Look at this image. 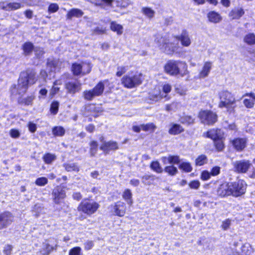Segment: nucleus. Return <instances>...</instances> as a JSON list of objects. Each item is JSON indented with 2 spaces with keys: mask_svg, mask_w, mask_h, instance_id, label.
Here are the masks:
<instances>
[{
  "mask_svg": "<svg viewBox=\"0 0 255 255\" xmlns=\"http://www.w3.org/2000/svg\"><path fill=\"white\" fill-rule=\"evenodd\" d=\"M221 167L218 166L213 167L211 170L210 173L212 176H216L218 175L220 173Z\"/></svg>",
  "mask_w": 255,
  "mask_h": 255,
  "instance_id": "56",
  "label": "nucleus"
},
{
  "mask_svg": "<svg viewBox=\"0 0 255 255\" xmlns=\"http://www.w3.org/2000/svg\"><path fill=\"white\" fill-rule=\"evenodd\" d=\"M217 194L221 197L231 195L230 182H224L217 189Z\"/></svg>",
  "mask_w": 255,
  "mask_h": 255,
  "instance_id": "18",
  "label": "nucleus"
},
{
  "mask_svg": "<svg viewBox=\"0 0 255 255\" xmlns=\"http://www.w3.org/2000/svg\"><path fill=\"white\" fill-rule=\"evenodd\" d=\"M28 128L29 130L31 132H32V133L34 132L36 130V129H37V126H36V124H35L32 122L28 123Z\"/></svg>",
  "mask_w": 255,
  "mask_h": 255,
  "instance_id": "64",
  "label": "nucleus"
},
{
  "mask_svg": "<svg viewBox=\"0 0 255 255\" xmlns=\"http://www.w3.org/2000/svg\"><path fill=\"white\" fill-rule=\"evenodd\" d=\"M235 171L240 173H245L250 168L252 163L249 160L242 159L233 163Z\"/></svg>",
  "mask_w": 255,
  "mask_h": 255,
  "instance_id": "11",
  "label": "nucleus"
},
{
  "mask_svg": "<svg viewBox=\"0 0 255 255\" xmlns=\"http://www.w3.org/2000/svg\"><path fill=\"white\" fill-rule=\"evenodd\" d=\"M59 9V6L56 3H51L48 7V11L51 13L56 12Z\"/></svg>",
  "mask_w": 255,
  "mask_h": 255,
  "instance_id": "58",
  "label": "nucleus"
},
{
  "mask_svg": "<svg viewBox=\"0 0 255 255\" xmlns=\"http://www.w3.org/2000/svg\"><path fill=\"white\" fill-rule=\"evenodd\" d=\"M54 249L55 248L50 244V241L46 240L42 243L39 252L42 255H49Z\"/></svg>",
  "mask_w": 255,
  "mask_h": 255,
  "instance_id": "20",
  "label": "nucleus"
},
{
  "mask_svg": "<svg viewBox=\"0 0 255 255\" xmlns=\"http://www.w3.org/2000/svg\"><path fill=\"white\" fill-rule=\"evenodd\" d=\"M122 84L125 87L131 89L142 83V74L137 71H130L121 79Z\"/></svg>",
  "mask_w": 255,
  "mask_h": 255,
  "instance_id": "5",
  "label": "nucleus"
},
{
  "mask_svg": "<svg viewBox=\"0 0 255 255\" xmlns=\"http://www.w3.org/2000/svg\"><path fill=\"white\" fill-rule=\"evenodd\" d=\"M212 67V62H206L204 63L201 71L199 73V77L200 78H205L207 77L209 75V74L210 72Z\"/></svg>",
  "mask_w": 255,
  "mask_h": 255,
  "instance_id": "23",
  "label": "nucleus"
},
{
  "mask_svg": "<svg viewBox=\"0 0 255 255\" xmlns=\"http://www.w3.org/2000/svg\"><path fill=\"white\" fill-rule=\"evenodd\" d=\"M116 3L118 6L122 8H126L131 4L129 0H117Z\"/></svg>",
  "mask_w": 255,
  "mask_h": 255,
  "instance_id": "45",
  "label": "nucleus"
},
{
  "mask_svg": "<svg viewBox=\"0 0 255 255\" xmlns=\"http://www.w3.org/2000/svg\"><path fill=\"white\" fill-rule=\"evenodd\" d=\"M232 144L238 151L243 150L247 144V139L245 138H237L232 141Z\"/></svg>",
  "mask_w": 255,
  "mask_h": 255,
  "instance_id": "21",
  "label": "nucleus"
},
{
  "mask_svg": "<svg viewBox=\"0 0 255 255\" xmlns=\"http://www.w3.org/2000/svg\"><path fill=\"white\" fill-rule=\"evenodd\" d=\"M149 97L151 100L157 101L163 98H166V96L162 93L159 87H156L150 94Z\"/></svg>",
  "mask_w": 255,
  "mask_h": 255,
  "instance_id": "24",
  "label": "nucleus"
},
{
  "mask_svg": "<svg viewBox=\"0 0 255 255\" xmlns=\"http://www.w3.org/2000/svg\"><path fill=\"white\" fill-rule=\"evenodd\" d=\"M141 10L142 13L149 18H152L155 14V11L149 7H143Z\"/></svg>",
  "mask_w": 255,
  "mask_h": 255,
  "instance_id": "41",
  "label": "nucleus"
},
{
  "mask_svg": "<svg viewBox=\"0 0 255 255\" xmlns=\"http://www.w3.org/2000/svg\"><path fill=\"white\" fill-rule=\"evenodd\" d=\"M155 42L160 50L167 54H173L177 52L179 48L178 43L170 42L168 37L157 35L155 39Z\"/></svg>",
  "mask_w": 255,
  "mask_h": 255,
  "instance_id": "4",
  "label": "nucleus"
},
{
  "mask_svg": "<svg viewBox=\"0 0 255 255\" xmlns=\"http://www.w3.org/2000/svg\"><path fill=\"white\" fill-rule=\"evenodd\" d=\"M163 162L166 164V161H168L169 164H178L180 162V159L178 156L169 155L168 157H164L163 158Z\"/></svg>",
  "mask_w": 255,
  "mask_h": 255,
  "instance_id": "30",
  "label": "nucleus"
},
{
  "mask_svg": "<svg viewBox=\"0 0 255 255\" xmlns=\"http://www.w3.org/2000/svg\"><path fill=\"white\" fill-rule=\"evenodd\" d=\"M194 122V119H193L191 116H186L181 118V122L183 124L189 125L193 124Z\"/></svg>",
  "mask_w": 255,
  "mask_h": 255,
  "instance_id": "52",
  "label": "nucleus"
},
{
  "mask_svg": "<svg viewBox=\"0 0 255 255\" xmlns=\"http://www.w3.org/2000/svg\"><path fill=\"white\" fill-rule=\"evenodd\" d=\"M48 183V180L46 177H42L36 179L35 181L36 185L39 186H43Z\"/></svg>",
  "mask_w": 255,
  "mask_h": 255,
  "instance_id": "50",
  "label": "nucleus"
},
{
  "mask_svg": "<svg viewBox=\"0 0 255 255\" xmlns=\"http://www.w3.org/2000/svg\"><path fill=\"white\" fill-rule=\"evenodd\" d=\"M214 141V144L218 151H222L224 148V144L221 138H218Z\"/></svg>",
  "mask_w": 255,
  "mask_h": 255,
  "instance_id": "48",
  "label": "nucleus"
},
{
  "mask_svg": "<svg viewBox=\"0 0 255 255\" xmlns=\"http://www.w3.org/2000/svg\"><path fill=\"white\" fill-rule=\"evenodd\" d=\"M69 255H82V249L79 247H75L69 250Z\"/></svg>",
  "mask_w": 255,
  "mask_h": 255,
  "instance_id": "49",
  "label": "nucleus"
},
{
  "mask_svg": "<svg viewBox=\"0 0 255 255\" xmlns=\"http://www.w3.org/2000/svg\"><path fill=\"white\" fill-rule=\"evenodd\" d=\"M231 195L239 197L244 194L246 191L247 184L243 180H238L230 182Z\"/></svg>",
  "mask_w": 255,
  "mask_h": 255,
  "instance_id": "8",
  "label": "nucleus"
},
{
  "mask_svg": "<svg viewBox=\"0 0 255 255\" xmlns=\"http://www.w3.org/2000/svg\"><path fill=\"white\" fill-rule=\"evenodd\" d=\"M53 200L55 203L59 204L60 201L66 196L65 191L62 187L57 186L55 187L52 193Z\"/></svg>",
  "mask_w": 255,
  "mask_h": 255,
  "instance_id": "14",
  "label": "nucleus"
},
{
  "mask_svg": "<svg viewBox=\"0 0 255 255\" xmlns=\"http://www.w3.org/2000/svg\"><path fill=\"white\" fill-rule=\"evenodd\" d=\"M245 13L242 7H237L232 9L229 13V16L233 19H239Z\"/></svg>",
  "mask_w": 255,
  "mask_h": 255,
  "instance_id": "25",
  "label": "nucleus"
},
{
  "mask_svg": "<svg viewBox=\"0 0 255 255\" xmlns=\"http://www.w3.org/2000/svg\"><path fill=\"white\" fill-rule=\"evenodd\" d=\"M162 89L163 91L162 93L167 96L166 94L171 91V86L168 84H165L163 86Z\"/></svg>",
  "mask_w": 255,
  "mask_h": 255,
  "instance_id": "59",
  "label": "nucleus"
},
{
  "mask_svg": "<svg viewBox=\"0 0 255 255\" xmlns=\"http://www.w3.org/2000/svg\"><path fill=\"white\" fill-rule=\"evenodd\" d=\"M34 99V97L33 96H30L25 99H22L21 100H19L18 101L20 103H23L24 104V105L28 106L32 104Z\"/></svg>",
  "mask_w": 255,
  "mask_h": 255,
  "instance_id": "51",
  "label": "nucleus"
},
{
  "mask_svg": "<svg viewBox=\"0 0 255 255\" xmlns=\"http://www.w3.org/2000/svg\"><path fill=\"white\" fill-rule=\"evenodd\" d=\"M244 41L249 45L255 44V35L253 33H249L246 35Z\"/></svg>",
  "mask_w": 255,
  "mask_h": 255,
  "instance_id": "40",
  "label": "nucleus"
},
{
  "mask_svg": "<svg viewBox=\"0 0 255 255\" xmlns=\"http://www.w3.org/2000/svg\"><path fill=\"white\" fill-rule=\"evenodd\" d=\"M12 247L11 245H7L4 247L3 253L5 255H10Z\"/></svg>",
  "mask_w": 255,
  "mask_h": 255,
  "instance_id": "62",
  "label": "nucleus"
},
{
  "mask_svg": "<svg viewBox=\"0 0 255 255\" xmlns=\"http://www.w3.org/2000/svg\"><path fill=\"white\" fill-rule=\"evenodd\" d=\"M150 168L154 171L158 173H161L163 171V169L161 166L160 165L159 163L157 161H153L151 162L150 164Z\"/></svg>",
  "mask_w": 255,
  "mask_h": 255,
  "instance_id": "37",
  "label": "nucleus"
},
{
  "mask_svg": "<svg viewBox=\"0 0 255 255\" xmlns=\"http://www.w3.org/2000/svg\"><path fill=\"white\" fill-rule=\"evenodd\" d=\"M231 225V220L229 219H226L223 222L222 225V228L224 230H227L229 229Z\"/></svg>",
  "mask_w": 255,
  "mask_h": 255,
  "instance_id": "61",
  "label": "nucleus"
},
{
  "mask_svg": "<svg viewBox=\"0 0 255 255\" xmlns=\"http://www.w3.org/2000/svg\"><path fill=\"white\" fill-rule=\"evenodd\" d=\"M56 159V156L54 154L47 153L44 155L43 159L46 164H51Z\"/></svg>",
  "mask_w": 255,
  "mask_h": 255,
  "instance_id": "34",
  "label": "nucleus"
},
{
  "mask_svg": "<svg viewBox=\"0 0 255 255\" xmlns=\"http://www.w3.org/2000/svg\"><path fill=\"white\" fill-rule=\"evenodd\" d=\"M99 204L94 201L85 200L78 207V210L82 211L88 215H91L99 208Z\"/></svg>",
  "mask_w": 255,
  "mask_h": 255,
  "instance_id": "7",
  "label": "nucleus"
},
{
  "mask_svg": "<svg viewBox=\"0 0 255 255\" xmlns=\"http://www.w3.org/2000/svg\"><path fill=\"white\" fill-rule=\"evenodd\" d=\"M127 67L126 66H119L117 68L116 75L118 77H121L127 71Z\"/></svg>",
  "mask_w": 255,
  "mask_h": 255,
  "instance_id": "55",
  "label": "nucleus"
},
{
  "mask_svg": "<svg viewBox=\"0 0 255 255\" xmlns=\"http://www.w3.org/2000/svg\"><path fill=\"white\" fill-rule=\"evenodd\" d=\"M109 82L108 80L99 82L92 89L85 90L83 93V97L87 101H92L95 97L101 96L104 91L105 85Z\"/></svg>",
  "mask_w": 255,
  "mask_h": 255,
  "instance_id": "6",
  "label": "nucleus"
},
{
  "mask_svg": "<svg viewBox=\"0 0 255 255\" xmlns=\"http://www.w3.org/2000/svg\"><path fill=\"white\" fill-rule=\"evenodd\" d=\"M65 89L69 94H74L81 89V84L79 81L69 82L65 84Z\"/></svg>",
  "mask_w": 255,
  "mask_h": 255,
  "instance_id": "16",
  "label": "nucleus"
},
{
  "mask_svg": "<svg viewBox=\"0 0 255 255\" xmlns=\"http://www.w3.org/2000/svg\"><path fill=\"white\" fill-rule=\"evenodd\" d=\"M22 5L19 2H7L2 1L0 2V9H3L6 11H12L19 9Z\"/></svg>",
  "mask_w": 255,
  "mask_h": 255,
  "instance_id": "17",
  "label": "nucleus"
},
{
  "mask_svg": "<svg viewBox=\"0 0 255 255\" xmlns=\"http://www.w3.org/2000/svg\"><path fill=\"white\" fill-rule=\"evenodd\" d=\"M110 208L111 209L112 212L115 215L123 217L126 213V204L123 202L118 201L114 204L111 205Z\"/></svg>",
  "mask_w": 255,
  "mask_h": 255,
  "instance_id": "13",
  "label": "nucleus"
},
{
  "mask_svg": "<svg viewBox=\"0 0 255 255\" xmlns=\"http://www.w3.org/2000/svg\"><path fill=\"white\" fill-rule=\"evenodd\" d=\"M91 63L88 62L75 63L72 64V71L74 75H86L89 73L92 69Z\"/></svg>",
  "mask_w": 255,
  "mask_h": 255,
  "instance_id": "10",
  "label": "nucleus"
},
{
  "mask_svg": "<svg viewBox=\"0 0 255 255\" xmlns=\"http://www.w3.org/2000/svg\"><path fill=\"white\" fill-rule=\"evenodd\" d=\"M200 186V183L198 180H193L189 183V186L193 189H198Z\"/></svg>",
  "mask_w": 255,
  "mask_h": 255,
  "instance_id": "54",
  "label": "nucleus"
},
{
  "mask_svg": "<svg viewBox=\"0 0 255 255\" xmlns=\"http://www.w3.org/2000/svg\"><path fill=\"white\" fill-rule=\"evenodd\" d=\"M83 15V12L78 8H73L69 10L67 14V18L71 19L73 17H80Z\"/></svg>",
  "mask_w": 255,
  "mask_h": 255,
  "instance_id": "27",
  "label": "nucleus"
},
{
  "mask_svg": "<svg viewBox=\"0 0 255 255\" xmlns=\"http://www.w3.org/2000/svg\"><path fill=\"white\" fill-rule=\"evenodd\" d=\"M123 198L127 201L129 205H132L133 202L132 200V193L129 189H126L124 192Z\"/></svg>",
  "mask_w": 255,
  "mask_h": 255,
  "instance_id": "33",
  "label": "nucleus"
},
{
  "mask_svg": "<svg viewBox=\"0 0 255 255\" xmlns=\"http://www.w3.org/2000/svg\"><path fill=\"white\" fill-rule=\"evenodd\" d=\"M111 29L117 33L118 35H121L123 33V26L115 21H112L110 25Z\"/></svg>",
  "mask_w": 255,
  "mask_h": 255,
  "instance_id": "28",
  "label": "nucleus"
},
{
  "mask_svg": "<svg viewBox=\"0 0 255 255\" xmlns=\"http://www.w3.org/2000/svg\"><path fill=\"white\" fill-rule=\"evenodd\" d=\"M59 103L57 101L52 102L50 108V112L51 114L55 115L57 114L59 110Z\"/></svg>",
  "mask_w": 255,
  "mask_h": 255,
  "instance_id": "36",
  "label": "nucleus"
},
{
  "mask_svg": "<svg viewBox=\"0 0 255 255\" xmlns=\"http://www.w3.org/2000/svg\"><path fill=\"white\" fill-rule=\"evenodd\" d=\"M165 72L172 76L180 75L181 77L188 74L187 65L181 61L170 60L164 66Z\"/></svg>",
  "mask_w": 255,
  "mask_h": 255,
  "instance_id": "2",
  "label": "nucleus"
},
{
  "mask_svg": "<svg viewBox=\"0 0 255 255\" xmlns=\"http://www.w3.org/2000/svg\"><path fill=\"white\" fill-rule=\"evenodd\" d=\"M100 148L105 153H108L111 150L119 149V145L116 141L111 140L107 142L104 141Z\"/></svg>",
  "mask_w": 255,
  "mask_h": 255,
  "instance_id": "19",
  "label": "nucleus"
},
{
  "mask_svg": "<svg viewBox=\"0 0 255 255\" xmlns=\"http://www.w3.org/2000/svg\"><path fill=\"white\" fill-rule=\"evenodd\" d=\"M155 176L153 175H145L141 178L142 182L147 185H150L154 181Z\"/></svg>",
  "mask_w": 255,
  "mask_h": 255,
  "instance_id": "32",
  "label": "nucleus"
},
{
  "mask_svg": "<svg viewBox=\"0 0 255 255\" xmlns=\"http://www.w3.org/2000/svg\"><path fill=\"white\" fill-rule=\"evenodd\" d=\"M198 117L202 123L207 125H213L217 121L218 119L217 114L209 110L200 111Z\"/></svg>",
  "mask_w": 255,
  "mask_h": 255,
  "instance_id": "9",
  "label": "nucleus"
},
{
  "mask_svg": "<svg viewBox=\"0 0 255 255\" xmlns=\"http://www.w3.org/2000/svg\"><path fill=\"white\" fill-rule=\"evenodd\" d=\"M209 20L213 23H218L222 20L220 14L214 11H210L208 14Z\"/></svg>",
  "mask_w": 255,
  "mask_h": 255,
  "instance_id": "26",
  "label": "nucleus"
},
{
  "mask_svg": "<svg viewBox=\"0 0 255 255\" xmlns=\"http://www.w3.org/2000/svg\"><path fill=\"white\" fill-rule=\"evenodd\" d=\"M219 96L220 100L219 107L225 108L229 113H234L237 107L234 95L228 90H222L219 92Z\"/></svg>",
  "mask_w": 255,
  "mask_h": 255,
  "instance_id": "3",
  "label": "nucleus"
},
{
  "mask_svg": "<svg viewBox=\"0 0 255 255\" xmlns=\"http://www.w3.org/2000/svg\"><path fill=\"white\" fill-rule=\"evenodd\" d=\"M207 137L211 138L215 140L218 138H222L223 136V132L219 129H211L206 132Z\"/></svg>",
  "mask_w": 255,
  "mask_h": 255,
  "instance_id": "22",
  "label": "nucleus"
},
{
  "mask_svg": "<svg viewBox=\"0 0 255 255\" xmlns=\"http://www.w3.org/2000/svg\"><path fill=\"white\" fill-rule=\"evenodd\" d=\"M243 103L247 108H252L255 105L254 101L250 99H245Z\"/></svg>",
  "mask_w": 255,
  "mask_h": 255,
  "instance_id": "57",
  "label": "nucleus"
},
{
  "mask_svg": "<svg viewBox=\"0 0 255 255\" xmlns=\"http://www.w3.org/2000/svg\"><path fill=\"white\" fill-rule=\"evenodd\" d=\"M175 38L179 40L182 46L188 47L191 43V40L188 31L186 30L182 31L181 34L175 36Z\"/></svg>",
  "mask_w": 255,
  "mask_h": 255,
  "instance_id": "15",
  "label": "nucleus"
},
{
  "mask_svg": "<svg viewBox=\"0 0 255 255\" xmlns=\"http://www.w3.org/2000/svg\"><path fill=\"white\" fill-rule=\"evenodd\" d=\"M13 221V216L9 212L0 214V230L7 228Z\"/></svg>",
  "mask_w": 255,
  "mask_h": 255,
  "instance_id": "12",
  "label": "nucleus"
},
{
  "mask_svg": "<svg viewBox=\"0 0 255 255\" xmlns=\"http://www.w3.org/2000/svg\"><path fill=\"white\" fill-rule=\"evenodd\" d=\"M183 130L182 127L178 125L173 124L169 129V133L171 134L175 135L180 133Z\"/></svg>",
  "mask_w": 255,
  "mask_h": 255,
  "instance_id": "29",
  "label": "nucleus"
},
{
  "mask_svg": "<svg viewBox=\"0 0 255 255\" xmlns=\"http://www.w3.org/2000/svg\"><path fill=\"white\" fill-rule=\"evenodd\" d=\"M207 162V158L205 155H199L196 159V165L198 166H202Z\"/></svg>",
  "mask_w": 255,
  "mask_h": 255,
  "instance_id": "42",
  "label": "nucleus"
},
{
  "mask_svg": "<svg viewBox=\"0 0 255 255\" xmlns=\"http://www.w3.org/2000/svg\"><path fill=\"white\" fill-rule=\"evenodd\" d=\"M9 134L12 138H17L20 135V133L18 129L12 128L9 130Z\"/></svg>",
  "mask_w": 255,
  "mask_h": 255,
  "instance_id": "53",
  "label": "nucleus"
},
{
  "mask_svg": "<svg viewBox=\"0 0 255 255\" xmlns=\"http://www.w3.org/2000/svg\"><path fill=\"white\" fill-rule=\"evenodd\" d=\"M33 49V45L31 42H26L23 45V50L25 54H29Z\"/></svg>",
  "mask_w": 255,
  "mask_h": 255,
  "instance_id": "44",
  "label": "nucleus"
},
{
  "mask_svg": "<svg viewBox=\"0 0 255 255\" xmlns=\"http://www.w3.org/2000/svg\"><path fill=\"white\" fill-rule=\"evenodd\" d=\"M211 174L208 171H203L201 175V178L203 180H207L211 178Z\"/></svg>",
  "mask_w": 255,
  "mask_h": 255,
  "instance_id": "60",
  "label": "nucleus"
},
{
  "mask_svg": "<svg viewBox=\"0 0 255 255\" xmlns=\"http://www.w3.org/2000/svg\"><path fill=\"white\" fill-rule=\"evenodd\" d=\"M142 130L145 131H154L156 129V127L153 123H148L146 124L141 125Z\"/></svg>",
  "mask_w": 255,
  "mask_h": 255,
  "instance_id": "38",
  "label": "nucleus"
},
{
  "mask_svg": "<svg viewBox=\"0 0 255 255\" xmlns=\"http://www.w3.org/2000/svg\"><path fill=\"white\" fill-rule=\"evenodd\" d=\"M179 167L186 172H190L192 170V166L189 162H182L180 164Z\"/></svg>",
  "mask_w": 255,
  "mask_h": 255,
  "instance_id": "46",
  "label": "nucleus"
},
{
  "mask_svg": "<svg viewBox=\"0 0 255 255\" xmlns=\"http://www.w3.org/2000/svg\"><path fill=\"white\" fill-rule=\"evenodd\" d=\"M90 152L91 156H94L97 151L98 143L95 141H92L90 142Z\"/></svg>",
  "mask_w": 255,
  "mask_h": 255,
  "instance_id": "47",
  "label": "nucleus"
},
{
  "mask_svg": "<svg viewBox=\"0 0 255 255\" xmlns=\"http://www.w3.org/2000/svg\"><path fill=\"white\" fill-rule=\"evenodd\" d=\"M63 166L65 167V169L68 172L71 171H79V167L75 163H67L64 164Z\"/></svg>",
  "mask_w": 255,
  "mask_h": 255,
  "instance_id": "39",
  "label": "nucleus"
},
{
  "mask_svg": "<svg viewBox=\"0 0 255 255\" xmlns=\"http://www.w3.org/2000/svg\"><path fill=\"white\" fill-rule=\"evenodd\" d=\"M164 171L170 176H174L177 173V169L173 165L168 166L165 167Z\"/></svg>",
  "mask_w": 255,
  "mask_h": 255,
  "instance_id": "43",
  "label": "nucleus"
},
{
  "mask_svg": "<svg viewBox=\"0 0 255 255\" xmlns=\"http://www.w3.org/2000/svg\"><path fill=\"white\" fill-rule=\"evenodd\" d=\"M94 246V243L92 241H87L84 244V248L86 250H91Z\"/></svg>",
  "mask_w": 255,
  "mask_h": 255,
  "instance_id": "63",
  "label": "nucleus"
},
{
  "mask_svg": "<svg viewBox=\"0 0 255 255\" xmlns=\"http://www.w3.org/2000/svg\"><path fill=\"white\" fill-rule=\"evenodd\" d=\"M36 81L35 73L32 70L22 72L18 80L17 86L14 85L11 89L13 95L24 94L28 89L29 85L33 84Z\"/></svg>",
  "mask_w": 255,
  "mask_h": 255,
  "instance_id": "1",
  "label": "nucleus"
},
{
  "mask_svg": "<svg viewBox=\"0 0 255 255\" xmlns=\"http://www.w3.org/2000/svg\"><path fill=\"white\" fill-rule=\"evenodd\" d=\"M65 132V129L61 126L55 127L52 129V133L55 136H62L64 135Z\"/></svg>",
  "mask_w": 255,
  "mask_h": 255,
  "instance_id": "35",
  "label": "nucleus"
},
{
  "mask_svg": "<svg viewBox=\"0 0 255 255\" xmlns=\"http://www.w3.org/2000/svg\"><path fill=\"white\" fill-rule=\"evenodd\" d=\"M59 61L57 60H48L47 61V68H49L51 71H55L59 69L58 67Z\"/></svg>",
  "mask_w": 255,
  "mask_h": 255,
  "instance_id": "31",
  "label": "nucleus"
}]
</instances>
